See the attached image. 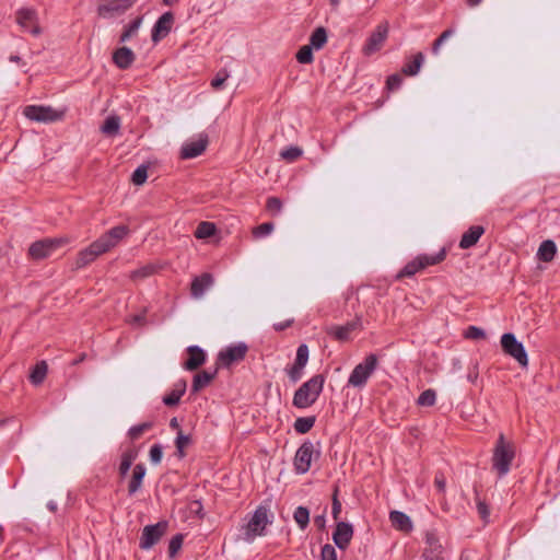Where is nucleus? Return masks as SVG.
Here are the masks:
<instances>
[{"label": "nucleus", "instance_id": "nucleus-60", "mask_svg": "<svg viewBox=\"0 0 560 560\" xmlns=\"http://www.w3.org/2000/svg\"><path fill=\"white\" fill-rule=\"evenodd\" d=\"M477 511H478V514L480 515V517L485 521L490 515L489 506L487 505V503L485 501H481V500L477 501Z\"/></svg>", "mask_w": 560, "mask_h": 560}, {"label": "nucleus", "instance_id": "nucleus-5", "mask_svg": "<svg viewBox=\"0 0 560 560\" xmlns=\"http://www.w3.org/2000/svg\"><path fill=\"white\" fill-rule=\"evenodd\" d=\"M70 237L43 238L32 243L28 247V257L33 260H42L49 257L57 248L70 243Z\"/></svg>", "mask_w": 560, "mask_h": 560}, {"label": "nucleus", "instance_id": "nucleus-19", "mask_svg": "<svg viewBox=\"0 0 560 560\" xmlns=\"http://www.w3.org/2000/svg\"><path fill=\"white\" fill-rule=\"evenodd\" d=\"M174 23V15L172 12L163 13L158 21L155 22L152 28V40L154 43L160 42L172 30V25Z\"/></svg>", "mask_w": 560, "mask_h": 560}, {"label": "nucleus", "instance_id": "nucleus-1", "mask_svg": "<svg viewBox=\"0 0 560 560\" xmlns=\"http://www.w3.org/2000/svg\"><path fill=\"white\" fill-rule=\"evenodd\" d=\"M325 377L316 374L303 383L294 393L292 404L299 409H306L314 405L323 392Z\"/></svg>", "mask_w": 560, "mask_h": 560}, {"label": "nucleus", "instance_id": "nucleus-62", "mask_svg": "<svg viewBox=\"0 0 560 560\" xmlns=\"http://www.w3.org/2000/svg\"><path fill=\"white\" fill-rule=\"evenodd\" d=\"M325 523H326L325 515H317V516L314 517V524L318 528H324L325 527Z\"/></svg>", "mask_w": 560, "mask_h": 560}, {"label": "nucleus", "instance_id": "nucleus-9", "mask_svg": "<svg viewBox=\"0 0 560 560\" xmlns=\"http://www.w3.org/2000/svg\"><path fill=\"white\" fill-rule=\"evenodd\" d=\"M129 233L130 230L127 225H116L102 234L95 242L101 252L105 254L116 247Z\"/></svg>", "mask_w": 560, "mask_h": 560}, {"label": "nucleus", "instance_id": "nucleus-20", "mask_svg": "<svg viewBox=\"0 0 560 560\" xmlns=\"http://www.w3.org/2000/svg\"><path fill=\"white\" fill-rule=\"evenodd\" d=\"M104 253L101 252V248L94 241L86 248H84L78 253L75 261H74V268L82 269V268L89 266L90 264H92L98 256H101Z\"/></svg>", "mask_w": 560, "mask_h": 560}, {"label": "nucleus", "instance_id": "nucleus-22", "mask_svg": "<svg viewBox=\"0 0 560 560\" xmlns=\"http://www.w3.org/2000/svg\"><path fill=\"white\" fill-rule=\"evenodd\" d=\"M208 144L207 138L185 143L180 149L182 159H194L203 153Z\"/></svg>", "mask_w": 560, "mask_h": 560}, {"label": "nucleus", "instance_id": "nucleus-57", "mask_svg": "<svg viewBox=\"0 0 560 560\" xmlns=\"http://www.w3.org/2000/svg\"><path fill=\"white\" fill-rule=\"evenodd\" d=\"M320 560H337L336 550L331 545L326 544L322 547Z\"/></svg>", "mask_w": 560, "mask_h": 560}, {"label": "nucleus", "instance_id": "nucleus-56", "mask_svg": "<svg viewBox=\"0 0 560 560\" xmlns=\"http://www.w3.org/2000/svg\"><path fill=\"white\" fill-rule=\"evenodd\" d=\"M338 487L335 488L334 494H332V508H331V514L335 521L339 518V515L341 513V502L338 499Z\"/></svg>", "mask_w": 560, "mask_h": 560}, {"label": "nucleus", "instance_id": "nucleus-18", "mask_svg": "<svg viewBox=\"0 0 560 560\" xmlns=\"http://www.w3.org/2000/svg\"><path fill=\"white\" fill-rule=\"evenodd\" d=\"M353 537V526L346 522H338L332 533V540L335 545L345 550L350 545Z\"/></svg>", "mask_w": 560, "mask_h": 560}, {"label": "nucleus", "instance_id": "nucleus-14", "mask_svg": "<svg viewBox=\"0 0 560 560\" xmlns=\"http://www.w3.org/2000/svg\"><path fill=\"white\" fill-rule=\"evenodd\" d=\"M423 558L425 560H444V547L434 530H428L424 535Z\"/></svg>", "mask_w": 560, "mask_h": 560}, {"label": "nucleus", "instance_id": "nucleus-10", "mask_svg": "<svg viewBox=\"0 0 560 560\" xmlns=\"http://www.w3.org/2000/svg\"><path fill=\"white\" fill-rule=\"evenodd\" d=\"M23 114L26 118L38 122H54L62 118V113L50 106L28 105Z\"/></svg>", "mask_w": 560, "mask_h": 560}, {"label": "nucleus", "instance_id": "nucleus-30", "mask_svg": "<svg viewBox=\"0 0 560 560\" xmlns=\"http://www.w3.org/2000/svg\"><path fill=\"white\" fill-rule=\"evenodd\" d=\"M215 375H217V369H214L212 372L202 371V372L197 373L194 376L191 390L194 393H198L199 390H201L202 388L208 386L211 383V381L215 377Z\"/></svg>", "mask_w": 560, "mask_h": 560}, {"label": "nucleus", "instance_id": "nucleus-31", "mask_svg": "<svg viewBox=\"0 0 560 560\" xmlns=\"http://www.w3.org/2000/svg\"><path fill=\"white\" fill-rule=\"evenodd\" d=\"M185 392L186 382L179 381L175 384V387L172 389V392L163 397V402L168 407L177 406Z\"/></svg>", "mask_w": 560, "mask_h": 560}, {"label": "nucleus", "instance_id": "nucleus-7", "mask_svg": "<svg viewBox=\"0 0 560 560\" xmlns=\"http://www.w3.org/2000/svg\"><path fill=\"white\" fill-rule=\"evenodd\" d=\"M269 523L268 510L265 506H258L248 523L244 527V535L247 541L253 540L256 536L264 534V530Z\"/></svg>", "mask_w": 560, "mask_h": 560}, {"label": "nucleus", "instance_id": "nucleus-64", "mask_svg": "<svg viewBox=\"0 0 560 560\" xmlns=\"http://www.w3.org/2000/svg\"><path fill=\"white\" fill-rule=\"evenodd\" d=\"M132 322L137 324H143L144 323V316L143 315H135L132 316Z\"/></svg>", "mask_w": 560, "mask_h": 560}, {"label": "nucleus", "instance_id": "nucleus-25", "mask_svg": "<svg viewBox=\"0 0 560 560\" xmlns=\"http://www.w3.org/2000/svg\"><path fill=\"white\" fill-rule=\"evenodd\" d=\"M136 56L128 47H120L113 54V61L119 69H128L135 61Z\"/></svg>", "mask_w": 560, "mask_h": 560}, {"label": "nucleus", "instance_id": "nucleus-36", "mask_svg": "<svg viewBox=\"0 0 560 560\" xmlns=\"http://www.w3.org/2000/svg\"><path fill=\"white\" fill-rule=\"evenodd\" d=\"M327 43V31L325 27L319 26L314 30L310 37V46L314 49H322Z\"/></svg>", "mask_w": 560, "mask_h": 560}, {"label": "nucleus", "instance_id": "nucleus-46", "mask_svg": "<svg viewBox=\"0 0 560 560\" xmlns=\"http://www.w3.org/2000/svg\"><path fill=\"white\" fill-rule=\"evenodd\" d=\"M455 31L453 28L445 30L432 44V54L439 55L441 46L454 35Z\"/></svg>", "mask_w": 560, "mask_h": 560}, {"label": "nucleus", "instance_id": "nucleus-59", "mask_svg": "<svg viewBox=\"0 0 560 560\" xmlns=\"http://www.w3.org/2000/svg\"><path fill=\"white\" fill-rule=\"evenodd\" d=\"M434 486L440 492H444L446 488V479L443 472L439 471L434 477Z\"/></svg>", "mask_w": 560, "mask_h": 560}, {"label": "nucleus", "instance_id": "nucleus-43", "mask_svg": "<svg viewBox=\"0 0 560 560\" xmlns=\"http://www.w3.org/2000/svg\"><path fill=\"white\" fill-rule=\"evenodd\" d=\"M153 427V423L152 422H143V423H140V424H137V425H133L129 429L128 431V436L132 440V441H136L138 439H140L142 436L143 433H145L147 431L151 430Z\"/></svg>", "mask_w": 560, "mask_h": 560}, {"label": "nucleus", "instance_id": "nucleus-61", "mask_svg": "<svg viewBox=\"0 0 560 560\" xmlns=\"http://www.w3.org/2000/svg\"><path fill=\"white\" fill-rule=\"evenodd\" d=\"M292 324H293V319H288L285 322L273 324V328L277 331H282V330L287 329L288 327H290Z\"/></svg>", "mask_w": 560, "mask_h": 560}, {"label": "nucleus", "instance_id": "nucleus-42", "mask_svg": "<svg viewBox=\"0 0 560 560\" xmlns=\"http://www.w3.org/2000/svg\"><path fill=\"white\" fill-rule=\"evenodd\" d=\"M303 154V151L299 147H289L280 152V158L289 163L295 162Z\"/></svg>", "mask_w": 560, "mask_h": 560}, {"label": "nucleus", "instance_id": "nucleus-4", "mask_svg": "<svg viewBox=\"0 0 560 560\" xmlns=\"http://www.w3.org/2000/svg\"><path fill=\"white\" fill-rule=\"evenodd\" d=\"M377 364V355L374 353L368 354L362 362L354 366L349 375L347 385L353 388H363L375 372Z\"/></svg>", "mask_w": 560, "mask_h": 560}, {"label": "nucleus", "instance_id": "nucleus-50", "mask_svg": "<svg viewBox=\"0 0 560 560\" xmlns=\"http://www.w3.org/2000/svg\"><path fill=\"white\" fill-rule=\"evenodd\" d=\"M229 77L230 74L226 69L219 70L215 77L211 80V88L214 90H220Z\"/></svg>", "mask_w": 560, "mask_h": 560}, {"label": "nucleus", "instance_id": "nucleus-40", "mask_svg": "<svg viewBox=\"0 0 560 560\" xmlns=\"http://www.w3.org/2000/svg\"><path fill=\"white\" fill-rule=\"evenodd\" d=\"M293 518L300 529L304 530L310 523V511L304 506H298L293 513Z\"/></svg>", "mask_w": 560, "mask_h": 560}, {"label": "nucleus", "instance_id": "nucleus-45", "mask_svg": "<svg viewBox=\"0 0 560 560\" xmlns=\"http://www.w3.org/2000/svg\"><path fill=\"white\" fill-rule=\"evenodd\" d=\"M312 49L313 47L310 45L302 46L296 52V60L303 65L312 63L314 60Z\"/></svg>", "mask_w": 560, "mask_h": 560}, {"label": "nucleus", "instance_id": "nucleus-49", "mask_svg": "<svg viewBox=\"0 0 560 560\" xmlns=\"http://www.w3.org/2000/svg\"><path fill=\"white\" fill-rule=\"evenodd\" d=\"M307 361H308V348L304 343L300 345L296 350V357H295L294 364H296L298 366L305 368Z\"/></svg>", "mask_w": 560, "mask_h": 560}, {"label": "nucleus", "instance_id": "nucleus-17", "mask_svg": "<svg viewBox=\"0 0 560 560\" xmlns=\"http://www.w3.org/2000/svg\"><path fill=\"white\" fill-rule=\"evenodd\" d=\"M357 330H362V322L360 317H355L345 325L331 326L327 329V334L338 341H348L351 334Z\"/></svg>", "mask_w": 560, "mask_h": 560}, {"label": "nucleus", "instance_id": "nucleus-54", "mask_svg": "<svg viewBox=\"0 0 560 560\" xmlns=\"http://www.w3.org/2000/svg\"><path fill=\"white\" fill-rule=\"evenodd\" d=\"M464 337L467 339H474V340L483 339L486 337V332L477 326H469L465 330Z\"/></svg>", "mask_w": 560, "mask_h": 560}, {"label": "nucleus", "instance_id": "nucleus-38", "mask_svg": "<svg viewBox=\"0 0 560 560\" xmlns=\"http://www.w3.org/2000/svg\"><path fill=\"white\" fill-rule=\"evenodd\" d=\"M215 231L217 229L214 223L203 221L197 225L194 235L196 238L203 240L213 236L215 234Z\"/></svg>", "mask_w": 560, "mask_h": 560}, {"label": "nucleus", "instance_id": "nucleus-39", "mask_svg": "<svg viewBox=\"0 0 560 560\" xmlns=\"http://www.w3.org/2000/svg\"><path fill=\"white\" fill-rule=\"evenodd\" d=\"M142 20H143L142 16H138L132 22H130L126 26L124 32L121 33L119 40L121 43H125V42L129 40L131 37H133L135 35H137L139 27L142 23Z\"/></svg>", "mask_w": 560, "mask_h": 560}, {"label": "nucleus", "instance_id": "nucleus-15", "mask_svg": "<svg viewBox=\"0 0 560 560\" xmlns=\"http://www.w3.org/2000/svg\"><path fill=\"white\" fill-rule=\"evenodd\" d=\"M248 351V347L244 342H238L226 347L224 350L219 352L218 361L229 368L233 363L242 361Z\"/></svg>", "mask_w": 560, "mask_h": 560}, {"label": "nucleus", "instance_id": "nucleus-27", "mask_svg": "<svg viewBox=\"0 0 560 560\" xmlns=\"http://www.w3.org/2000/svg\"><path fill=\"white\" fill-rule=\"evenodd\" d=\"M145 472L147 468L142 463H139L133 467L131 479L128 485L129 495L136 494L141 489Z\"/></svg>", "mask_w": 560, "mask_h": 560}, {"label": "nucleus", "instance_id": "nucleus-11", "mask_svg": "<svg viewBox=\"0 0 560 560\" xmlns=\"http://www.w3.org/2000/svg\"><path fill=\"white\" fill-rule=\"evenodd\" d=\"M387 36L388 23L378 24L363 45L362 54L369 57L377 52L383 47Z\"/></svg>", "mask_w": 560, "mask_h": 560}, {"label": "nucleus", "instance_id": "nucleus-8", "mask_svg": "<svg viewBox=\"0 0 560 560\" xmlns=\"http://www.w3.org/2000/svg\"><path fill=\"white\" fill-rule=\"evenodd\" d=\"M168 528L167 521H160L153 525H147L142 529V534L139 541V547L142 550H149L156 545L161 538L166 534Z\"/></svg>", "mask_w": 560, "mask_h": 560}, {"label": "nucleus", "instance_id": "nucleus-23", "mask_svg": "<svg viewBox=\"0 0 560 560\" xmlns=\"http://www.w3.org/2000/svg\"><path fill=\"white\" fill-rule=\"evenodd\" d=\"M485 229L481 225H471L463 235L459 241L462 249H468L477 244L479 238L483 235Z\"/></svg>", "mask_w": 560, "mask_h": 560}, {"label": "nucleus", "instance_id": "nucleus-16", "mask_svg": "<svg viewBox=\"0 0 560 560\" xmlns=\"http://www.w3.org/2000/svg\"><path fill=\"white\" fill-rule=\"evenodd\" d=\"M137 0H106L97 7V14L103 19H110L125 13Z\"/></svg>", "mask_w": 560, "mask_h": 560}, {"label": "nucleus", "instance_id": "nucleus-3", "mask_svg": "<svg viewBox=\"0 0 560 560\" xmlns=\"http://www.w3.org/2000/svg\"><path fill=\"white\" fill-rule=\"evenodd\" d=\"M445 257L446 249L444 247L436 254H420L405 265V267L396 275V279L400 280L406 277L410 278L429 266H435L442 262Z\"/></svg>", "mask_w": 560, "mask_h": 560}, {"label": "nucleus", "instance_id": "nucleus-13", "mask_svg": "<svg viewBox=\"0 0 560 560\" xmlns=\"http://www.w3.org/2000/svg\"><path fill=\"white\" fill-rule=\"evenodd\" d=\"M16 23L26 32H30L34 36L40 34V27L38 25L37 12L31 8H22L15 13Z\"/></svg>", "mask_w": 560, "mask_h": 560}, {"label": "nucleus", "instance_id": "nucleus-55", "mask_svg": "<svg viewBox=\"0 0 560 560\" xmlns=\"http://www.w3.org/2000/svg\"><path fill=\"white\" fill-rule=\"evenodd\" d=\"M402 83V78L398 73L390 74L386 80V89L389 91H395L400 88Z\"/></svg>", "mask_w": 560, "mask_h": 560}, {"label": "nucleus", "instance_id": "nucleus-2", "mask_svg": "<svg viewBox=\"0 0 560 560\" xmlns=\"http://www.w3.org/2000/svg\"><path fill=\"white\" fill-rule=\"evenodd\" d=\"M514 457L515 444L506 440L503 433H500L491 458L492 468L500 477L505 476L510 471Z\"/></svg>", "mask_w": 560, "mask_h": 560}, {"label": "nucleus", "instance_id": "nucleus-33", "mask_svg": "<svg viewBox=\"0 0 560 560\" xmlns=\"http://www.w3.org/2000/svg\"><path fill=\"white\" fill-rule=\"evenodd\" d=\"M137 456L138 454L135 450H127L121 454L118 468L121 478L126 477Z\"/></svg>", "mask_w": 560, "mask_h": 560}, {"label": "nucleus", "instance_id": "nucleus-41", "mask_svg": "<svg viewBox=\"0 0 560 560\" xmlns=\"http://www.w3.org/2000/svg\"><path fill=\"white\" fill-rule=\"evenodd\" d=\"M435 401L436 392L431 388L423 390L417 399V404L422 407H431L435 404Z\"/></svg>", "mask_w": 560, "mask_h": 560}, {"label": "nucleus", "instance_id": "nucleus-58", "mask_svg": "<svg viewBox=\"0 0 560 560\" xmlns=\"http://www.w3.org/2000/svg\"><path fill=\"white\" fill-rule=\"evenodd\" d=\"M303 369V366H298L293 363V365L288 370V375L293 383L298 382L302 377Z\"/></svg>", "mask_w": 560, "mask_h": 560}, {"label": "nucleus", "instance_id": "nucleus-26", "mask_svg": "<svg viewBox=\"0 0 560 560\" xmlns=\"http://www.w3.org/2000/svg\"><path fill=\"white\" fill-rule=\"evenodd\" d=\"M392 526L402 533H410L413 528L410 517L400 511H392L389 513Z\"/></svg>", "mask_w": 560, "mask_h": 560}, {"label": "nucleus", "instance_id": "nucleus-51", "mask_svg": "<svg viewBox=\"0 0 560 560\" xmlns=\"http://www.w3.org/2000/svg\"><path fill=\"white\" fill-rule=\"evenodd\" d=\"M273 228L275 225L271 222L262 223L253 230V235L256 238L265 237L273 231Z\"/></svg>", "mask_w": 560, "mask_h": 560}, {"label": "nucleus", "instance_id": "nucleus-37", "mask_svg": "<svg viewBox=\"0 0 560 560\" xmlns=\"http://www.w3.org/2000/svg\"><path fill=\"white\" fill-rule=\"evenodd\" d=\"M316 422L315 416L300 417L294 421L293 428L300 434H305L312 430Z\"/></svg>", "mask_w": 560, "mask_h": 560}, {"label": "nucleus", "instance_id": "nucleus-63", "mask_svg": "<svg viewBox=\"0 0 560 560\" xmlns=\"http://www.w3.org/2000/svg\"><path fill=\"white\" fill-rule=\"evenodd\" d=\"M170 427H171L172 429L177 430V432L180 430V428H179V423H178V421H177V419H176V418H172V419H171V421H170Z\"/></svg>", "mask_w": 560, "mask_h": 560}, {"label": "nucleus", "instance_id": "nucleus-6", "mask_svg": "<svg viewBox=\"0 0 560 560\" xmlns=\"http://www.w3.org/2000/svg\"><path fill=\"white\" fill-rule=\"evenodd\" d=\"M501 347L503 352L513 358L521 365V368H527V352L523 343L516 339L514 334H503L501 337Z\"/></svg>", "mask_w": 560, "mask_h": 560}, {"label": "nucleus", "instance_id": "nucleus-21", "mask_svg": "<svg viewBox=\"0 0 560 560\" xmlns=\"http://www.w3.org/2000/svg\"><path fill=\"white\" fill-rule=\"evenodd\" d=\"M188 359L183 363V368L187 371H195L206 361L205 351L198 346L187 348Z\"/></svg>", "mask_w": 560, "mask_h": 560}, {"label": "nucleus", "instance_id": "nucleus-12", "mask_svg": "<svg viewBox=\"0 0 560 560\" xmlns=\"http://www.w3.org/2000/svg\"><path fill=\"white\" fill-rule=\"evenodd\" d=\"M314 454V444L311 441H305L298 448L293 460V466L296 474L303 475L310 470Z\"/></svg>", "mask_w": 560, "mask_h": 560}, {"label": "nucleus", "instance_id": "nucleus-29", "mask_svg": "<svg viewBox=\"0 0 560 560\" xmlns=\"http://www.w3.org/2000/svg\"><path fill=\"white\" fill-rule=\"evenodd\" d=\"M424 62V55L422 52H417L412 56L411 59H407L401 68V72L405 75L413 77L418 74L422 65Z\"/></svg>", "mask_w": 560, "mask_h": 560}, {"label": "nucleus", "instance_id": "nucleus-47", "mask_svg": "<svg viewBox=\"0 0 560 560\" xmlns=\"http://www.w3.org/2000/svg\"><path fill=\"white\" fill-rule=\"evenodd\" d=\"M147 178H148V166L147 165L138 166L131 175V182L137 186L144 184Z\"/></svg>", "mask_w": 560, "mask_h": 560}, {"label": "nucleus", "instance_id": "nucleus-34", "mask_svg": "<svg viewBox=\"0 0 560 560\" xmlns=\"http://www.w3.org/2000/svg\"><path fill=\"white\" fill-rule=\"evenodd\" d=\"M120 129V118L118 116H108L101 127V131L109 137L118 135Z\"/></svg>", "mask_w": 560, "mask_h": 560}, {"label": "nucleus", "instance_id": "nucleus-35", "mask_svg": "<svg viewBox=\"0 0 560 560\" xmlns=\"http://www.w3.org/2000/svg\"><path fill=\"white\" fill-rule=\"evenodd\" d=\"M47 371H48V366L45 361H40V362L36 363L30 374L31 383L34 385L42 384L47 375Z\"/></svg>", "mask_w": 560, "mask_h": 560}, {"label": "nucleus", "instance_id": "nucleus-53", "mask_svg": "<svg viewBox=\"0 0 560 560\" xmlns=\"http://www.w3.org/2000/svg\"><path fill=\"white\" fill-rule=\"evenodd\" d=\"M150 460L153 465H159L163 457V447L160 444L151 446L149 452Z\"/></svg>", "mask_w": 560, "mask_h": 560}, {"label": "nucleus", "instance_id": "nucleus-24", "mask_svg": "<svg viewBox=\"0 0 560 560\" xmlns=\"http://www.w3.org/2000/svg\"><path fill=\"white\" fill-rule=\"evenodd\" d=\"M212 283L213 277L208 272H205L201 276L194 278L190 285L191 295L196 299L201 298L206 290L212 285Z\"/></svg>", "mask_w": 560, "mask_h": 560}, {"label": "nucleus", "instance_id": "nucleus-28", "mask_svg": "<svg viewBox=\"0 0 560 560\" xmlns=\"http://www.w3.org/2000/svg\"><path fill=\"white\" fill-rule=\"evenodd\" d=\"M163 268L161 262H149L130 272L129 278L133 281L149 278Z\"/></svg>", "mask_w": 560, "mask_h": 560}, {"label": "nucleus", "instance_id": "nucleus-32", "mask_svg": "<svg viewBox=\"0 0 560 560\" xmlns=\"http://www.w3.org/2000/svg\"><path fill=\"white\" fill-rule=\"evenodd\" d=\"M556 253H557V246H556L555 242L551 240H547L540 244L538 252H537V257L539 260H541L544 262H549L555 258Z\"/></svg>", "mask_w": 560, "mask_h": 560}, {"label": "nucleus", "instance_id": "nucleus-44", "mask_svg": "<svg viewBox=\"0 0 560 560\" xmlns=\"http://www.w3.org/2000/svg\"><path fill=\"white\" fill-rule=\"evenodd\" d=\"M190 442L191 440L189 435L184 434L182 430L177 432V436L175 439V446L179 457L185 456V448L190 444Z\"/></svg>", "mask_w": 560, "mask_h": 560}, {"label": "nucleus", "instance_id": "nucleus-52", "mask_svg": "<svg viewBox=\"0 0 560 560\" xmlns=\"http://www.w3.org/2000/svg\"><path fill=\"white\" fill-rule=\"evenodd\" d=\"M266 209L272 215H277L282 210V201L278 197H269L266 202Z\"/></svg>", "mask_w": 560, "mask_h": 560}, {"label": "nucleus", "instance_id": "nucleus-48", "mask_svg": "<svg viewBox=\"0 0 560 560\" xmlns=\"http://www.w3.org/2000/svg\"><path fill=\"white\" fill-rule=\"evenodd\" d=\"M183 541H184V536L182 534H177L172 537V539L170 540V544H168L170 558H174L177 555V552L179 551V549L183 546Z\"/></svg>", "mask_w": 560, "mask_h": 560}]
</instances>
